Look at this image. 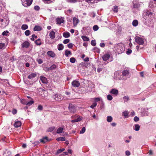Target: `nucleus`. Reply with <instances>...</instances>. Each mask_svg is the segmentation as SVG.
I'll use <instances>...</instances> for the list:
<instances>
[{"instance_id":"1","label":"nucleus","mask_w":156,"mask_h":156,"mask_svg":"<svg viewBox=\"0 0 156 156\" xmlns=\"http://www.w3.org/2000/svg\"><path fill=\"white\" fill-rule=\"evenodd\" d=\"M114 48L116 52L119 54L122 53L125 50L124 45L122 43H119L115 45Z\"/></svg>"},{"instance_id":"2","label":"nucleus","mask_w":156,"mask_h":156,"mask_svg":"<svg viewBox=\"0 0 156 156\" xmlns=\"http://www.w3.org/2000/svg\"><path fill=\"white\" fill-rule=\"evenodd\" d=\"M52 98L55 101H58L64 99V98L63 96L57 94H53L52 96Z\"/></svg>"},{"instance_id":"3","label":"nucleus","mask_w":156,"mask_h":156,"mask_svg":"<svg viewBox=\"0 0 156 156\" xmlns=\"http://www.w3.org/2000/svg\"><path fill=\"white\" fill-rule=\"evenodd\" d=\"M22 5L25 7H28L32 3L33 0H21Z\"/></svg>"},{"instance_id":"4","label":"nucleus","mask_w":156,"mask_h":156,"mask_svg":"<svg viewBox=\"0 0 156 156\" xmlns=\"http://www.w3.org/2000/svg\"><path fill=\"white\" fill-rule=\"evenodd\" d=\"M135 39L136 42L138 44L142 45L144 43V39L143 37H136Z\"/></svg>"},{"instance_id":"5","label":"nucleus","mask_w":156,"mask_h":156,"mask_svg":"<svg viewBox=\"0 0 156 156\" xmlns=\"http://www.w3.org/2000/svg\"><path fill=\"white\" fill-rule=\"evenodd\" d=\"M69 109L71 113H74L76 111V108L73 105L69 104Z\"/></svg>"},{"instance_id":"6","label":"nucleus","mask_w":156,"mask_h":156,"mask_svg":"<svg viewBox=\"0 0 156 156\" xmlns=\"http://www.w3.org/2000/svg\"><path fill=\"white\" fill-rule=\"evenodd\" d=\"M72 85L74 87H77L80 86V83L79 81L75 80L72 82Z\"/></svg>"},{"instance_id":"7","label":"nucleus","mask_w":156,"mask_h":156,"mask_svg":"<svg viewBox=\"0 0 156 156\" xmlns=\"http://www.w3.org/2000/svg\"><path fill=\"white\" fill-rule=\"evenodd\" d=\"M6 100L4 98H1L0 99V106H2L4 108L6 106Z\"/></svg>"},{"instance_id":"8","label":"nucleus","mask_w":156,"mask_h":156,"mask_svg":"<svg viewBox=\"0 0 156 156\" xmlns=\"http://www.w3.org/2000/svg\"><path fill=\"white\" fill-rule=\"evenodd\" d=\"M110 55L108 53H107L103 55L102 57V58L104 61H106L110 58Z\"/></svg>"},{"instance_id":"9","label":"nucleus","mask_w":156,"mask_h":156,"mask_svg":"<svg viewBox=\"0 0 156 156\" xmlns=\"http://www.w3.org/2000/svg\"><path fill=\"white\" fill-rule=\"evenodd\" d=\"M64 18H58L56 19V22L58 24H60L64 22Z\"/></svg>"},{"instance_id":"10","label":"nucleus","mask_w":156,"mask_h":156,"mask_svg":"<svg viewBox=\"0 0 156 156\" xmlns=\"http://www.w3.org/2000/svg\"><path fill=\"white\" fill-rule=\"evenodd\" d=\"M72 119L77 118L76 119V120L77 122L80 121L82 119V117L77 115H75L72 116Z\"/></svg>"},{"instance_id":"11","label":"nucleus","mask_w":156,"mask_h":156,"mask_svg":"<svg viewBox=\"0 0 156 156\" xmlns=\"http://www.w3.org/2000/svg\"><path fill=\"white\" fill-rule=\"evenodd\" d=\"M79 20L77 18L74 17L73 20V23L74 26H76L79 23Z\"/></svg>"},{"instance_id":"12","label":"nucleus","mask_w":156,"mask_h":156,"mask_svg":"<svg viewBox=\"0 0 156 156\" xmlns=\"http://www.w3.org/2000/svg\"><path fill=\"white\" fill-rule=\"evenodd\" d=\"M55 32L52 30L50 33L49 36L51 39H54L55 37Z\"/></svg>"},{"instance_id":"13","label":"nucleus","mask_w":156,"mask_h":156,"mask_svg":"<svg viewBox=\"0 0 156 156\" xmlns=\"http://www.w3.org/2000/svg\"><path fill=\"white\" fill-rule=\"evenodd\" d=\"M110 93L115 95H117L119 93L118 90H117L113 89L110 91Z\"/></svg>"},{"instance_id":"14","label":"nucleus","mask_w":156,"mask_h":156,"mask_svg":"<svg viewBox=\"0 0 156 156\" xmlns=\"http://www.w3.org/2000/svg\"><path fill=\"white\" fill-rule=\"evenodd\" d=\"M40 80H41L42 83H47V79L45 77L41 76L40 77Z\"/></svg>"},{"instance_id":"15","label":"nucleus","mask_w":156,"mask_h":156,"mask_svg":"<svg viewBox=\"0 0 156 156\" xmlns=\"http://www.w3.org/2000/svg\"><path fill=\"white\" fill-rule=\"evenodd\" d=\"M30 43L28 41H25L22 44V47L23 48H27L30 45Z\"/></svg>"},{"instance_id":"16","label":"nucleus","mask_w":156,"mask_h":156,"mask_svg":"<svg viewBox=\"0 0 156 156\" xmlns=\"http://www.w3.org/2000/svg\"><path fill=\"white\" fill-rule=\"evenodd\" d=\"M153 14V13L147 10L146 12L144 13V16H147L148 17H151Z\"/></svg>"},{"instance_id":"17","label":"nucleus","mask_w":156,"mask_h":156,"mask_svg":"<svg viewBox=\"0 0 156 156\" xmlns=\"http://www.w3.org/2000/svg\"><path fill=\"white\" fill-rule=\"evenodd\" d=\"M56 67V65L55 64H53L50 67L46 68V69L47 70L50 71L55 69Z\"/></svg>"},{"instance_id":"18","label":"nucleus","mask_w":156,"mask_h":156,"mask_svg":"<svg viewBox=\"0 0 156 156\" xmlns=\"http://www.w3.org/2000/svg\"><path fill=\"white\" fill-rule=\"evenodd\" d=\"M140 125L137 124H135L133 126V129L136 131H138L139 130L140 128Z\"/></svg>"},{"instance_id":"19","label":"nucleus","mask_w":156,"mask_h":156,"mask_svg":"<svg viewBox=\"0 0 156 156\" xmlns=\"http://www.w3.org/2000/svg\"><path fill=\"white\" fill-rule=\"evenodd\" d=\"M47 54L48 56L51 57H54L55 56V54L52 51H48L47 52Z\"/></svg>"},{"instance_id":"20","label":"nucleus","mask_w":156,"mask_h":156,"mask_svg":"<svg viewBox=\"0 0 156 156\" xmlns=\"http://www.w3.org/2000/svg\"><path fill=\"white\" fill-rule=\"evenodd\" d=\"M129 72V71L127 70H124L122 72V76H128Z\"/></svg>"},{"instance_id":"21","label":"nucleus","mask_w":156,"mask_h":156,"mask_svg":"<svg viewBox=\"0 0 156 156\" xmlns=\"http://www.w3.org/2000/svg\"><path fill=\"white\" fill-rule=\"evenodd\" d=\"M65 13L66 15L70 16L73 13V10L71 9H69L65 11Z\"/></svg>"},{"instance_id":"22","label":"nucleus","mask_w":156,"mask_h":156,"mask_svg":"<svg viewBox=\"0 0 156 156\" xmlns=\"http://www.w3.org/2000/svg\"><path fill=\"white\" fill-rule=\"evenodd\" d=\"M21 123L20 121H17L14 124V126L15 127L18 128L21 126Z\"/></svg>"},{"instance_id":"23","label":"nucleus","mask_w":156,"mask_h":156,"mask_svg":"<svg viewBox=\"0 0 156 156\" xmlns=\"http://www.w3.org/2000/svg\"><path fill=\"white\" fill-rule=\"evenodd\" d=\"M64 126H63L62 127H59L57 130L56 133H57L59 134L62 133L64 129Z\"/></svg>"},{"instance_id":"24","label":"nucleus","mask_w":156,"mask_h":156,"mask_svg":"<svg viewBox=\"0 0 156 156\" xmlns=\"http://www.w3.org/2000/svg\"><path fill=\"white\" fill-rule=\"evenodd\" d=\"M129 112L127 111H125L122 113V115L124 116L125 118H127L128 117Z\"/></svg>"},{"instance_id":"25","label":"nucleus","mask_w":156,"mask_h":156,"mask_svg":"<svg viewBox=\"0 0 156 156\" xmlns=\"http://www.w3.org/2000/svg\"><path fill=\"white\" fill-rule=\"evenodd\" d=\"M37 76V74L35 73H32L29 75L28 78L29 79H32L35 77Z\"/></svg>"},{"instance_id":"26","label":"nucleus","mask_w":156,"mask_h":156,"mask_svg":"<svg viewBox=\"0 0 156 156\" xmlns=\"http://www.w3.org/2000/svg\"><path fill=\"white\" fill-rule=\"evenodd\" d=\"M63 36L65 38H68L70 37V34L68 32H65L63 34Z\"/></svg>"},{"instance_id":"27","label":"nucleus","mask_w":156,"mask_h":156,"mask_svg":"<svg viewBox=\"0 0 156 156\" xmlns=\"http://www.w3.org/2000/svg\"><path fill=\"white\" fill-rule=\"evenodd\" d=\"M72 53L71 51L68 50H66L65 51V55L66 57L69 56V55H71Z\"/></svg>"},{"instance_id":"28","label":"nucleus","mask_w":156,"mask_h":156,"mask_svg":"<svg viewBox=\"0 0 156 156\" xmlns=\"http://www.w3.org/2000/svg\"><path fill=\"white\" fill-rule=\"evenodd\" d=\"M81 38L84 41H88L89 40V38L88 37L85 36H81Z\"/></svg>"},{"instance_id":"29","label":"nucleus","mask_w":156,"mask_h":156,"mask_svg":"<svg viewBox=\"0 0 156 156\" xmlns=\"http://www.w3.org/2000/svg\"><path fill=\"white\" fill-rule=\"evenodd\" d=\"M34 103V101H33V99L30 101H26L25 104H26L28 106H30L32 105Z\"/></svg>"},{"instance_id":"30","label":"nucleus","mask_w":156,"mask_h":156,"mask_svg":"<svg viewBox=\"0 0 156 156\" xmlns=\"http://www.w3.org/2000/svg\"><path fill=\"white\" fill-rule=\"evenodd\" d=\"M41 30V27L39 26H35L34 28V31H40Z\"/></svg>"},{"instance_id":"31","label":"nucleus","mask_w":156,"mask_h":156,"mask_svg":"<svg viewBox=\"0 0 156 156\" xmlns=\"http://www.w3.org/2000/svg\"><path fill=\"white\" fill-rule=\"evenodd\" d=\"M64 48V46L62 44H59L58 45V50H62Z\"/></svg>"},{"instance_id":"32","label":"nucleus","mask_w":156,"mask_h":156,"mask_svg":"<svg viewBox=\"0 0 156 156\" xmlns=\"http://www.w3.org/2000/svg\"><path fill=\"white\" fill-rule=\"evenodd\" d=\"M56 140L58 141H64L66 140V138L64 137H59L57 138H56Z\"/></svg>"},{"instance_id":"33","label":"nucleus","mask_w":156,"mask_h":156,"mask_svg":"<svg viewBox=\"0 0 156 156\" xmlns=\"http://www.w3.org/2000/svg\"><path fill=\"white\" fill-rule=\"evenodd\" d=\"M28 27V26L27 24H23L21 27V29L23 30H25L27 29Z\"/></svg>"},{"instance_id":"34","label":"nucleus","mask_w":156,"mask_h":156,"mask_svg":"<svg viewBox=\"0 0 156 156\" xmlns=\"http://www.w3.org/2000/svg\"><path fill=\"white\" fill-rule=\"evenodd\" d=\"M35 43L37 45H41V39L40 38H38L37 40L35 41Z\"/></svg>"},{"instance_id":"35","label":"nucleus","mask_w":156,"mask_h":156,"mask_svg":"<svg viewBox=\"0 0 156 156\" xmlns=\"http://www.w3.org/2000/svg\"><path fill=\"white\" fill-rule=\"evenodd\" d=\"M113 120L112 117L111 116H108L107 117V121L108 122H111Z\"/></svg>"},{"instance_id":"36","label":"nucleus","mask_w":156,"mask_h":156,"mask_svg":"<svg viewBox=\"0 0 156 156\" xmlns=\"http://www.w3.org/2000/svg\"><path fill=\"white\" fill-rule=\"evenodd\" d=\"M138 22L137 20H134L132 22L133 25L134 27H136L138 25Z\"/></svg>"},{"instance_id":"37","label":"nucleus","mask_w":156,"mask_h":156,"mask_svg":"<svg viewBox=\"0 0 156 156\" xmlns=\"http://www.w3.org/2000/svg\"><path fill=\"white\" fill-rule=\"evenodd\" d=\"M41 142L44 143L48 141V139L47 137H45L42 139L40 140Z\"/></svg>"},{"instance_id":"38","label":"nucleus","mask_w":156,"mask_h":156,"mask_svg":"<svg viewBox=\"0 0 156 156\" xmlns=\"http://www.w3.org/2000/svg\"><path fill=\"white\" fill-rule=\"evenodd\" d=\"M123 99L125 102H127L129 99V97L128 96H125L123 97Z\"/></svg>"},{"instance_id":"39","label":"nucleus","mask_w":156,"mask_h":156,"mask_svg":"<svg viewBox=\"0 0 156 156\" xmlns=\"http://www.w3.org/2000/svg\"><path fill=\"white\" fill-rule=\"evenodd\" d=\"M92 99L94 100V102L96 103H97V102L98 101H99L101 100V99L100 98H93Z\"/></svg>"},{"instance_id":"40","label":"nucleus","mask_w":156,"mask_h":156,"mask_svg":"<svg viewBox=\"0 0 156 156\" xmlns=\"http://www.w3.org/2000/svg\"><path fill=\"white\" fill-rule=\"evenodd\" d=\"M68 2L70 3H75L76 2L77 0H66Z\"/></svg>"},{"instance_id":"41","label":"nucleus","mask_w":156,"mask_h":156,"mask_svg":"<svg viewBox=\"0 0 156 156\" xmlns=\"http://www.w3.org/2000/svg\"><path fill=\"white\" fill-rule=\"evenodd\" d=\"M133 7L135 8H138L140 7L139 4L137 3L133 4Z\"/></svg>"},{"instance_id":"42","label":"nucleus","mask_w":156,"mask_h":156,"mask_svg":"<svg viewBox=\"0 0 156 156\" xmlns=\"http://www.w3.org/2000/svg\"><path fill=\"white\" fill-rule=\"evenodd\" d=\"M86 128L85 127H83L81 130L80 131V134H83V133L85 131Z\"/></svg>"},{"instance_id":"43","label":"nucleus","mask_w":156,"mask_h":156,"mask_svg":"<svg viewBox=\"0 0 156 156\" xmlns=\"http://www.w3.org/2000/svg\"><path fill=\"white\" fill-rule=\"evenodd\" d=\"M107 98L108 100L111 101L112 99L113 98L110 94H108L107 96Z\"/></svg>"},{"instance_id":"44","label":"nucleus","mask_w":156,"mask_h":156,"mask_svg":"<svg viewBox=\"0 0 156 156\" xmlns=\"http://www.w3.org/2000/svg\"><path fill=\"white\" fill-rule=\"evenodd\" d=\"M76 61V59L72 57L70 59V61L72 63H74Z\"/></svg>"},{"instance_id":"45","label":"nucleus","mask_w":156,"mask_h":156,"mask_svg":"<svg viewBox=\"0 0 156 156\" xmlns=\"http://www.w3.org/2000/svg\"><path fill=\"white\" fill-rule=\"evenodd\" d=\"M55 129V127L54 126H51L49 127L48 129V132H51L54 129Z\"/></svg>"},{"instance_id":"46","label":"nucleus","mask_w":156,"mask_h":156,"mask_svg":"<svg viewBox=\"0 0 156 156\" xmlns=\"http://www.w3.org/2000/svg\"><path fill=\"white\" fill-rule=\"evenodd\" d=\"M98 28V27L97 25H94L93 27V29L94 31L97 30Z\"/></svg>"},{"instance_id":"47","label":"nucleus","mask_w":156,"mask_h":156,"mask_svg":"<svg viewBox=\"0 0 156 156\" xmlns=\"http://www.w3.org/2000/svg\"><path fill=\"white\" fill-rule=\"evenodd\" d=\"M96 42L95 40H92L91 41V44L93 46H95L96 45Z\"/></svg>"},{"instance_id":"48","label":"nucleus","mask_w":156,"mask_h":156,"mask_svg":"<svg viewBox=\"0 0 156 156\" xmlns=\"http://www.w3.org/2000/svg\"><path fill=\"white\" fill-rule=\"evenodd\" d=\"M97 105V103H95V102H94V103L92 104L90 106V107L91 108L93 109L94 107H96V106Z\"/></svg>"},{"instance_id":"49","label":"nucleus","mask_w":156,"mask_h":156,"mask_svg":"<svg viewBox=\"0 0 156 156\" xmlns=\"http://www.w3.org/2000/svg\"><path fill=\"white\" fill-rule=\"evenodd\" d=\"M113 11L114 12H117L118 11V7L117 6H114Z\"/></svg>"},{"instance_id":"50","label":"nucleus","mask_w":156,"mask_h":156,"mask_svg":"<svg viewBox=\"0 0 156 156\" xmlns=\"http://www.w3.org/2000/svg\"><path fill=\"white\" fill-rule=\"evenodd\" d=\"M30 31L29 30H27L25 32V34L27 36H28L30 34Z\"/></svg>"},{"instance_id":"51","label":"nucleus","mask_w":156,"mask_h":156,"mask_svg":"<svg viewBox=\"0 0 156 156\" xmlns=\"http://www.w3.org/2000/svg\"><path fill=\"white\" fill-rule=\"evenodd\" d=\"M9 32L8 31H4L2 34L3 36H7L8 35Z\"/></svg>"},{"instance_id":"52","label":"nucleus","mask_w":156,"mask_h":156,"mask_svg":"<svg viewBox=\"0 0 156 156\" xmlns=\"http://www.w3.org/2000/svg\"><path fill=\"white\" fill-rule=\"evenodd\" d=\"M70 41V40L69 39H65L63 41V43L64 44H66L69 43Z\"/></svg>"},{"instance_id":"53","label":"nucleus","mask_w":156,"mask_h":156,"mask_svg":"<svg viewBox=\"0 0 156 156\" xmlns=\"http://www.w3.org/2000/svg\"><path fill=\"white\" fill-rule=\"evenodd\" d=\"M5 44L4 43H0V49H2L4 48Z\"/></svg>"},{"instance_id":"54","label":"nucleus","mask_w":156,"mask_h":156,"mask_svg":"<svg viewBox=\"0 0 156 156\" xmlns=\"http://www.w3.org/2000/svg\"><path fill=\"white\" fill-rule=\"evenodd\" d=\"M134 121L135 122H137L139 121V118L137 116L135 117L133 119Z\"/></svg>"},{"instance_id":"55","label":"nucleus","mask_w":156,"mask_h":156,"mask_svg":"<svg viewBox=\"0 0 156 156\" xmlns=\"http://www.w3.org/2000/svg\"><path fill=\"white\" fill-rule=\"evenodd\" d=\"M73 44L71 43H69L67 45L68 47L70 48H71L73 47Z\"/></svg>"},{"instance_id":"56","label":"nucleus","mask_w":156,"mask_h":156,"mask_svg":"<svg viewBox=\"0 0 156 156\" xmlns=\"http://www.w3.org/2000/svg\"><path fill=\"white\" fill-rule=\"evenodd\" d=\"M34 9L35 10L39 11L40 9V7L38 5H36L34 7Z\"/></svg>"},{"instance_id":"57","label":"nucleus","mask_w":156,"mask_h":156,"mask_svg":"<svg viewBox=\"0 0 156 156\" xmlns=\"http://www.w3.org/2000/svg\"><path fill=\"white\" fill-rule=\"evenodd\" d=\"M64 150L65 149L64 148L58 150L57 151V153H59L64 151Z\"/></svg>"},{"instance_id":"58","label":"nucleus","mask_w":156,"mask_h":156,"mask_svg":"<svg viewBox=\"0 0 156 156\" xmlns=\"http://www.w3.org/2000/svg\"><path fill=\"white\" fill-rule=\"evenodd\" d=\"M132 50L130 49H128L127 51H126V53L127 54L129 55L131 54L132 53Z\"/></svg>"},{"instance_id":"59","label":"nucleus","mask_w":156,"mask_h":156,"mask_svg":"<svg viewBox=\"0 0 156 156\" xmlns=\"http://www.w3.org/2000/svg\"><path fill=\"white\" fill-rule=\"evenodd\" d=\"M125 154L127 156H129L130 154V153L129 151H127L125 152Z\"/></svg>"},{"instance_id":"60","label":"nucleus","mask_w":156,"mask_h":156,"mask_svg":"<svg viewBox=\"0 0 156 156\" xmlns=\"http://www.w3.org/2000/svg\"><path fill=\"white\" fill-rule=\"evenodd\" d=\"M37 61L39 64H41L43 62L42 60L41 59H37Z\"/></svg>"},{"instance_id":"61","label":"nucleus","mask_w":156,"mask_h":156,"mask_svg":"<svg viewBox=\"0 0 156 156\" xmlns=\"http://www.w3.org/2000/svg\"><path fill=\"white\" fill-rule=\"evenodd\" d=\"M44 93L46 94V95H44L43 94H41V96L43 97H46L47 96L48 92L47 91H44Z\"/></svg>"},{"instance_id":"62","label":"nucleus","mask_w":156,"mask_h":156,"mask_svg":"<svg viewBox=\"0 0 156 156\" xmlns=\"http://www.w3.org/2000/svg\"><path fill=\"white\" fill-rule=\"evenodd\" d=\"M43 109V107L41 105H39L38 107V109L39 110H42Z\"/></svg>"},{"instance_id":"63","label":"nucleus","mask_w":156,"mask_h":156,"mask_svg":"<svg viewBox=\"0 0 156 156\" xmlns=\"http://www.w3.org/2000/svg\"><path fill=\"white\" fill-rule=\"evenodd\" d=\"M100 46L102 48H104L105 47V44L104 43H101L100 44Z\"/></svg>"},{"instance_id":"64","label":"nucleus","mask_w":156,"mask_h":156,"mask_svg":"<svg viewBox=\"0 0 156 156\" xmlns=\"http://www.w3.org/2000/svg\"><path fill=\"white\" fill-rule=\"evenodd\" d=\"M111 125L113 127H115L116 126L117 124L115 122H112L111 123Z\"/></svg>"}]
</instances>
